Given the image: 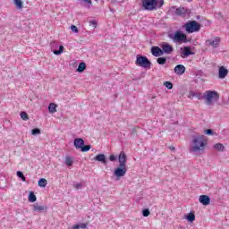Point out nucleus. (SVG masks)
<instances>
[{"label": "nucleus", "mask_w": 229, "mask_h": 229, "mask_svg": "<svg viewBox=\"0 0 229 229\" xmlns=\"http://www.w3.org/2000/svg\"><path fill=\"white\" fill-rule=\"evenodd\" d=\"M51 50L54 55H60L61 53H64V46H59V50H56L58 47V43L56 41H53L50 43Z\"/></svg>", "instance_id": "10"}, {"label": "nucleus", "mask_w": 229, "mask_h": 229, "mask_svg": "<svg viewBox=\"0 0 229 229\" xmlns=\"http://www.w3.org/2000/svg\"><path fill=\"white\" fill-rule=\"evenodd\" d=\"M144 10L153 12L158 8V0H141Z\"/></svg>", "instance_id": "7"}, {"label": "nucleus", "mask_w": 229, "mask_h": 229, "mask_svg": "<svg viewBox=\"0 0 229 229\" xmlns=\"http://www.w3.org/2000/svg\"><path fill=\"white\" fill-rule=\"evenodd\" d=\"M151 53H152L153 56H156V57L164 56V54L162 52V47H152Z\"/></svg>", "instance_id": "13"}, {"label": "nucleus", "mask_w": 229, "mask_h": 229, "mask_svg": "<svg viewBox=\"0 0 229 229\" xmlns=\"http://www.w3.org/2000/svg\"><path fill=\"white\" fill-rule=\"evenodd\" d=\"M16 174L18 178H21V182H26V176H24V174H22V172L18 171Z\"/></svg>", "instance_id": "32"}, {"label": "nucleus", "mask_w": 229, "mask_h": 229, "mask_svg": "<svg viewBox=\"0 0 229 229\" xmlns=\"http://www.w3.org/2000/svg\"><path fill=\"white\" fill-rule=\"evenodd\" d=\"M64 164L66 165H68V167H71V165H72V164H74V157L67 156L65 157Z\"/></svg>", "instance_id": "21"}, {"label": "nucleus", "mask_w": 229, "mask_h": 229, "mask_svg": "<svg viewBox=\"0 0 229 229\" xmlns=\"http://www.w3.org/2000/svg\"><path fill=\"white\" fill-rule=\"evenodd\" d=\"M32 207L34 212H44L47 209V206L39 205L38 203H34Z\"/></svg>", "instance_id": "16"}, {"label": "nucleus", "mask_w": 229, "mask_h": 229, "mask_svg": "<svg viewBox=\"0 0 229 229\" xmlns=\"http://www.w3.org/2000/svg\"><path fill=\"white\" fill-rule=\"evenodd\" d=\"M111 3H123V0H112Z\"/></svg>", "instance_id": "45"}, {"label": "nucleus", "mask_w": 229, "mask_h": 229, "mask_svg": "<svg viewBox=\"0 0 229 229\" xmlns=\"http://www.w3.org/2000/svg\"><path fill=\"white\" fill-rule=\"evenodd\" d=\"M142 214H143L144 217H148L149 216V214H150L149 209H144L142 211Z\"/></svg>", "instance_id": "40"}, {"label": "nucleus", "mask_w": 229, "mask_h": 229, "mask_svg": "<svg viewBox=\"0 0 229 229\" xmlns=\"http://www.w3.org/2000/svg\"><path fill=\"white\" fill-rule=\"evenodd\" d=\"M157 62L159 65H165V64H167V57H159Z\"/></svg>", "instance_id": "24"}, {"label": "nucleus", "mask_w": 229, "mask_h": 229, "mask_svg": "<svg viewBox=\"0 0 229 229\" xmlns=\"http://www.w3.org/2000/svg\"><path fill=\"white\" fill-rule=\"evenodd\" d=\"M199 201L205 206L210 205V197H208V195H201L199 199Z\"/></svg>", "instance_id": "19"}, {"label": "nucleus", "mask_w": 229, "mask_h": 229, "mask_svg": "<svg viewBox=\"0 0 229 229\" xmlns=\"http://www.w3.org/2000/svg\"><path fill=\"white\" fill-rule=\"evenodd\" d=\"M90 148H92V146L90 145H83L81 148V151H82V153H87V151H89Z\"/></svg>", "instance_id": "31"}, {"label": "nucleus", "mask_w": 229, "mask_h": 229, "mask_svg": "<svg viewBox=\"0 0 229 229\" xmlns=\"http://www.w3.org/2000/svg\"><path fill=\"white\" fill-rule=\"evenodd\" d=\"M195 98L199 99H203V98H205V95L201 94L200 92H197Z\"/></svg>", "instance_id": "39"}, {"label": "nucleus", "mask_w": 229, "mask_h": 229, "mask_svg": "<svg viewBox=\"0 0 229 229\" xmlns=\"http://www.w3.org/2000/svg\"><path fill=\"white\" fill-rule=\"evenodd\" d=\"M109 160L110 162H115V160H117V157H115L114 155H111L109 157Z\"/></svg>", "instance_id": "42"}, {"label": "nucleus", "mask_w": 229, "mask_h": 229, "mask_svg": "<svg viewBox=\"0 0 229 229\" xmlns=\"http://www.w3.org/2000/svg\"><path fill=\"white\" fill-rule=\"evenodd\" d=\"M226 76H228V70L225 66H221L218 70V78L225 80Z\"/></svg>", "instance_id": "15"}, {"label": "nucleus", "mask_w": 229, "mask_h": 229, "mask_svg": "<svg viewBox=\"0 0 229 229\" xmlns=\"http://www.w3.org/2000/svg\"><path fill=\"white\" fill-rule=\"evenodd\" d=\"M186 219L190 221V223H192L193 221H196V216L194 213H189L186 216Z\"/></svg>", "instance_id": "27"}, {"label": "nucleus", "mask_w": 229, "mask_h": 229, "mask_svg": "<svg viewBox=\"0 0 229 229\" xmlns=\"http://www.w3.org/2000/svg\"><path fill=\"white\" fill-rule=\"evenodd\" d=\"M94 160H96L97 162H101L102 164H104V165H106L107 162H106V157L105 156V154H98L94 157Z\"/></svg>", "instance_id": "18"}, {"label": "nucleus", "mask_w": 229, "mask_h": 229, "mask_svg": "<svg viewBox=\"0 0 229 229\" xmlns=\"http://www.w3.org/2000/svg\"><path fill=\"white\" fill-rule=\"evenodd\" d=\"M14 4L18 10H22L23 4H22V0H13Z\"/></svg>", "instance_id": "29"}, {"label": "nucleus", "mask_w": 229, "mask_h": 229, "mask_svg": "<svg viewBox=\"0 0 229 229\" xmlns=\"http://www.w3.org/2000/svg\"><path fill=\"white\" fill-rule=\"evenodd\" d=\"M79 4L83 8H90L92 6V0H79Z\"/></svg>", "instance_id": "20"}, {"label": "nucleus", "mask_w": 229, "mask_h": 229, "mask_svg": "<svg viewBox=\"0 0 229 229\" xmlns=\"http://www.w3.org/2000/svg\"><path fill=\"white\" fill-rule=\"evenodd\" d=\"M184 28L187 33H196L201 30V24L196 21H191L184 24Z\"/></svg>", "instance_id": "5"}, {"label": "nucleus", "mask_w": 229, "mask_h": 229, "mask_svg": "<svg viewBox=\"0 0 229 229\" xmlns=\"http://www.w3.org/2000/svg\"><path fill=\"white\" fill-rule=\"evenodd\" d=\"M73 145L76 149H81L85 146V141L81 138H76L73 141Z\"/></svg>", "instance_id": "14"}, {"label": "nucleus", "mask_w": 229, "mask_h": 229, "mask_svg": "<svg viewBox=\"0 0 229 229\" xmlns=\"http://www.w3.org/2000/svg\"><path fill=\"white\" fill-rule=\"evenodd\" d=\"M162 6H164V0L159 1L158 8H162Z\"/></svg>", "instance_id": "44"}, {"label": "nucleus", "mask_w": 229, "mask_h": 229, "mask_svg": "<svg viewBox=\"0 0 229 229\" xmlns=\"http://www.w3.org/2000/svg\"><path fill=\"white\" fill-rule=\"evenodd\" d=\"M136 65L143 69H151V61L144 55H138L136 57Z\"/></svg>", "instance_id": "6"}, {"label": "nucleus", "mask_w": 229, "mask_h": 229, "mask_svg": "<svg viewBox=\"0 0 229 229\" xmlns=\"http://www.w3.org/2000/svg\"><path fill=\"white\" fill-rule=\"evenodd\" d=\"M80 228H81V229H87V224H85V223H81V224L75 225L72 226V229H80Z\"/></svg>", "instance_id": "28"}, {"label": "nucleus", "mask_w": 229, "mask_h": 229, "mask_svg": "<svg viewBox=\"0 0 229 229\" xmlns=\"http://www.w3.org/2000/svg\"><path fill=\"white\" fill-rule=\"evenodd\" d=\"M221 43V38L216 37L215 38L206 40V46H211L214 49H217L219 47V44Z\"/></svg>", "instance_id": "9"}, {"label": "nucleus", "mask_w": 229, "mask_h": 229, "mask_svg": "<svg viewBox=\"0 0 229 229\" xmlns=\"http://www.w3.org/2000/svg\"><path fill=\"white\" fill-rule=\"evenodd\" d=\"M214 149H216V151H225V146L221 143H216L214 145Z\"/></svg>", "instance_id": "26"}, {"label": "nucleus", "mask_w": 229, "mask_h": 229, "mask_svg": "<svg viewBox=\"0 0 229 229\" xmlns=\"http://www.w3.org/2000/svg\"><path fill=\"white\" fill-rule=\"evenodd\" d=\"M174 72L175 74H178V76H182V74H184L185 67L183 66V64H177L174 67Z\"/></svg>", "instance_id": "17"}, {"label": "nucleus", "mask_w": 229, "mask_h": 229, "mask_svg": "<svg viewBox=\"0 0 229 229\" xmlns=\"http://www.w3.org/2000/svg\"><path fill=\"white\" fill-rule=\"evenodd\" d=\"M186 1H188V3H191L192 0H186Z\"/></svg>", "instance_id": "47"}, {"label": "nucleus", "mask_w": 229, "mask_h": 229, "mask_svg": "<svg viewBox=\"0 0 229 229\" xmlns=\"http://www.w3.org/2000/svg\"><path fill=\"white\" fill-rule=\"evenodd\" d=\"M168 37L174 42V44H187V35L183 32L177 30L174 34H168Z\"/></svg>", "instance_id": "3"}, {"label": "nucleus", "mask_w": 229, "mask_h": 229, "mask_svg": "<svg viewBox=\"0 0 229 229\" xmlns=\"http://www.w3.org/2000/svg\"><path fill=\"white\" fill-rule=\"evenodd\" d=\"M206 135H214V131L212 129H208L205 131Z\"/></svg>", "instance_id": "41"}, {"label": "nucleus", "mask_w": 229, "mask_h": 229, "mask_svg": "<svg viewBox=\"0 0 229 229\" xmlns=\"http://www.w3.org/2000/svg\"><path fill=\"white\" fill-rule=\"evenodd\" d=\"M119 166L115 168L114 172V176L116 177V180L119 178H123L126 174L128 169H126V154L124 152H121L118 157Z\"/></svg>", "instance_id": "2"}, {"label": "nucleus", "mask_w": 229, "mask_h": 229, "mask_svg": "<svg viewBox=\"0 0 229 229\" xmlns=\"http://www.w3.org/2000/svg\"><path fill=\"white\" fill-rule=\"evenodd\" d=\"M31 135H40V129L38 128L32 129Z\"/></svg>", "instance_id": "34"}, {"label": "nucleus", "mask_w": 229, "mask_h": 229, "mask_svg": "<svg viewBox=\"0 0 229 229\" xmlns=\"http://www.w3.org/2000/svg\"><path fill=\"white\" fill-rule=\"evenodd\" d=\"M48 112H50V114H55V112H56V104L51 103L48 106Z\"/></svg>", "instance_id": "25"}, {"label": "nucleus", "mask_w": 229, "mask_h": 229, "mask_svg": "<svg viewBox=\"0 0 229 229\" xmlns=\"http://www.w3.org/2000/svg\"><path fill=\"white\" fill-rule=\"evenodd\" d=\"M191 55H194L192 50H191V47H184L183 48H181L182 58H187V56H191Z\"/></svg>", "instance_id": "11"}, {"label": "nucleus", "mask_w": 229, "mask_h": 229, "mask_svg": "<svg viewBox=\"0 0 229 229\" xmlns=\"http://www.w3.org/2000/svg\"><path fill=\"white\" fill-rule=\"evenodd\" d=\"M21 117L23 121H28V119H30V117L28 116V114L26 112H21Z\"/></svg>", "instance_id": "33"}, {"label": "nucleus", "mask_w": 229, "mask_h": 229, "mask_svg": "<svg viewBox=\"0 0 229 229\" xmlns=\"http://www.w3.org/2000/svg\"><path fill=\"white\" fill-rule=\"evenodd\" d=\"M29 201L30 203H35V201H37V196L35 195V193L33 191H30L29 194Z\"/></svg>", "instance_id": "23"}, {"label": "nucleus", "mask_w": 229, "mask_h": 229, "mask_svg": "<svg viewBox=\"0 0 229 229\" xmlns=\"http://www.w3.org/2000/svg\"><path fill=\"white\" fill-rule=\"evenodd\" d=\"M159 47H161L163 55H173V53H174V48L173 47V45H170L167 42H162L161 44H159Z\"/></svg>", "instance_id": "8"}, {"label": "nucleus", "mask_w": 229, "mask_h": 229, "mask_svg": "<svg viewBox=\"0 0 229 229\" xmlns=\"http://www.w3.org/2000/svg\"><path fill=\"white\" fill-rule=\"evenodd\" d=\"M196 94H197L196 91H190V92H189V98H190V99H194V98H196Z\"/></svg>", "instance_id": "38"}, {"label": "nucleus", "mask_w": 229, "mask_h": 229, "mask_svg": "<svg viewBox=\"0 0 229 229\" xmlns=\"http://www.w3.org/2000/svg\"><path fill=\"white\" fill-rule=\"evenodd\" d=\"M85 69H87V64L84 62H82V63H80V64L77 68V72H83V71H85Z\"/></svg>", "instance_id": "22"}, {"label": "nucleus", "mask_w": 229, "mask_h": 229, "mask_svg": "<svg viewBox=\"0 0 229 229\" xmlns=\"http://www.w3.org/2000/svg\"><path fill=\"white\" fill-rule=\"evenodd\" d=\"M38 185V187H46V185H47V180H46L45 178L39 179Z\"/></svg>", "instance_id": "30"}, {"label": "nucleus", "mask_w": 229, "mask_h": 229, "mask_svg": "<svg viewBox=\"0 0 229 229\" xmlns=\"http://www.w3.org/2000/svg\"><path fill=\"white\" fill-rule=\"evenodd\" d=\"M164 85L168 89V90H171L173 89V83L170 81H165Z\"/></svg>", "instance_id": "35"}, {"label": "nucleus", "mask_w": 229, "mask_h": 229, "mask_svg": "<svg viewBox=\"0 0 229 229\" xmlns=\"http://www.w3.org/2000/svg\"><path fill=\"white\" fill-rule=\"evenodd\" d=\"M175 15H179L180 17H185V15H189V9L185 7H179L175 10Z\"/></svg>", "instance_id": "12"}, {"label": "nucleus", "mask_w": 229, "mask_h": 229, "mask_svg": "<svg viewBox=\"0 0 229 229\" xmlns=\"http://www.w3.org/2000/svg\"><path fill=\"white\" fill-rule=\"evenodd\" d=\"M170 149H172V151H174V147H171Z\"/></svg>", "instance_id": "46"}, {"label": "nucleus", "mask_w": 229, "mask_h": 229, "mask_svg": "<svg viewBox=\"0 0 229 229\" xmlns=\"http://www.w3.org/2000/svg\"><path fill=\"white\" fill-rule=\"evenodd\" d=\"M73 187L78 191L79 189H81L83 187V184H81V182H74Z\"/></svg>", "instance_id": "36"}, {"label": "nucleus", "mask_w": 229, "mask_h": 229, "mask_svg": "<svg viewBox=\"0 0 229 229\" xmlns=\"http://www.w3.org/2000/svg\"><path fill=\"white\" fill-rule=\"evenodd\" d=\"M207 138L205 135L197 134L192 136L191 140V147L190 148L191 153H203L205 151V148H207Z\"/></svg>", "instance_id": "1"}, {"label": "nucleus", "mask_w": 229, "mask_h": 229, "mask_svg": "<svg viewBox=\"0 0 229 229\" xmlns=\"http://www.w3.org/2000/svg\"><path fill=\"white\" fill-rule=\"evenodd\" d=\"M89 26H94V28H96L98 26V22L96 21H89Z\"/></svg>", "instance_id": "43"}, {"label": "nucleus", "mask_w": 229, "mask_h": 229, "mask_svg": "<svg viewBox=\"0 0 229 229\" xmlns=\"http://www.w3.org/2000/svg\"><path fill=\"white\" fill-rule=\"evenodd\" d=\"M71 30L73 33H80V30H78V27H76V25H72Z\"/></svg>", "instance_id": "37"}, {"label": "nucleus", "mask_w": 229, "mask_h": 229, "mask_svg": "<svg viewBox=\"0 0 229 229\" xmlns=\"http://www.w3.org/2000/svg\"><path fill=\"white\" fill-rule=\"evenodd\" d=\"M204 99H206V105H208V106H210L214 105V101H217L219 99V93L214 90H207L204 93Z\"/></svg>", "instance_id": "4"}]
</instances>
